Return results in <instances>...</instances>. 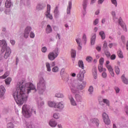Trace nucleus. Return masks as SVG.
I'll return each mask as SVG.
<instances>
[{"instance_id":"nucleus-53","label":"nucleus","mask_w":128,"mask_h":128,"mask_svg":"<svg viewBox=\"0 0 128 128\" xmlns=\"http://www.w3.org/2000/svg\"><path fill=\"white\" fill-rule=\"evenodd\" d=\"M103 47L104 48H108V43L104 41V44H103Z\"/></svg>"},{"instance_id":"nucleus-6","label":"nucleus","mask_w":128,"mask_h":128,"mask_svg":"<svg viewBox=\"0 0 128 128\" xmlns=\"http://www.w3.org/2000/svg\"><path fill=\"white\" fill-rule=\"evenodd\" d=\"M102 116V118L104 120V124L108 126V124H110V118L108 117V115L106 113L104 112L103 113Z\"/></svg>"},{"instance_id":"nucleus-50","label":"nucleus","mask_w":128,"mask_h":128,"mask_svg":"<svg viewBox=\"0 0 128 128\" xmlns=\"http://www.w3.org/2000/svg\"><path fill=\"white\" fill-rule=\"evenodd\" d=\"M82 40H83L84 41L85 44H86V34H84L83 37H82Z\"/></svg>"},{"instance_id":"nucleus-55","label":"nucleus","mask_w":128,"mask_h":128,"mask_svg":"<svg viewBox=\"0 0 128 128\" xmlns=\"http://www.w3.org/2000/svg\"><path fill=\"white\" fill-rule=\"evenodd\" d=\"M34 33L33 32H31L30 33V38H34Z\"/></svg>"},{"instance_id":"nucleus-58","label":"nucleus","mask_w":128,"mask_h":128,"mask_svg":"<svg viewBox=\"0 0 128 128\" xmlns=\"http://www.w3.org/2000/svg\"><path fill=\"white\" fill-rule=\"evenodd\" d=\"M42 52H46V47L42 48Z\"/></svg>"},{"instance_id":"nucleus-13","label":"nucleus","mask_w":128,"mask_h":128,"mask_svg":"<svg viewBox=\"0 0 128 128\" xmlns=\"http://www.w3.org/2000/svg\"><path fill=\"white\" fill-rule=\"evenodd\" d=\"M84 73L82 72H80L78 74H77V78L79 80H84Z\"/></svg>"},{"instance_id":"nucleus-14","label":"nucleus","mask_w":128,"mask_h":128,"mask_svg":"<svg viewBox=\"0 0 128 128\" xmlns=\"http://www.w3.org/2000/svg\"><path fill=\"white\" fill-rule=\"evenodd\" d=\"M6 92V88L4 86L2 85L0 86V96H4Z\"/></svg>"},{"instance_id":"nucleus-16","label":"nucleus","mask_w":128,"mask_h":128,"mask_svg":"<svg viewBox=\"0 0 128 128\" xmlns=\"http://www.w3.org/2000/svg\"><path fill=\"white\" fill-rule=\"evenodd\" d=\"M49 124L50 126H52V128H56V124H58V123L56 122L54 120L52 119L50 121Z\"/></svg>"},{"instance_id":"nucleus-52","label":"nucleus","mask_w":128,"mask_h":128,"mask_svg":"<svg viewBox=\"0 0 128 128\" xmlns=\"http://www.w3.org/2000/svg\"><path fill=\"white\" fill-rule=\"evenodd\" d=\"M88 92H94V87L90 86L88 89Z\"/></svg>"},{"instance_id":"nucleus-47","label":"nucleus","mask_w":128,"mask_h":128,"mask_svg":"<svg viewBox=\"0 0 128 128\" xmlns=\"http://www.w3.org/2000/svg\"><path fill=\"white\" fill-rule=\"evenodd\" d=\"M102 76L104 78H106V76H108V74H106V72H104L102 73Z\"/></svg>"},{"instance_id":"nucleus-35","label":"nucleus","mask_w":128,"mask_h":128,"mask_svg":"<svg viewBox=\"0 0 128 128\" xmlns=\"http://www.w3.org/2000/svg\"><path fill=\"white\" fill-rule=\"evenodd\" d=\"M48 106H50V108H53V106H54V108H56V103L52 102H48Z\"/></svg>"},{"instance_id":"nucleus-18","label":"nucleus","mask_w":128,"mask_h":128,"mask_svg":"<svg viewBox=\"0 0 128 128\" xmlns=\"http://www.w3.org/2000/svg\"><path fill=\"white\" fill-rule=\"evenodd\" d=\"M92 71L94 78H98V70H96V67H94Z\"/></svg>"},{"instance_id":"nucleus-60","label":"nucleus","mask_w":128,"mask_h":128,"mask_svg":"<svg viewBox=\"0 0 128 128\" xmlns=\"http://www.w3.org/2000/svg\"><path fill=\"white\" fill-rule=\"evenodd\" d=\"M115 90L117 94H118V92H120V88L118 87L115 88Z\"/></svg>"},{"instance_id":"nucleus-9","label":"nucleus","mask_w":128,"mask_h":128,"mask_svg":"<svg viewBox=\"0 0 128 128\" xmlns=\"http://www.w3.org/2000/svg\"><path fill=\"white\" fill-rule=\"evenodd\" d=\"M118 24H120V26L124 30V32H128V28H126V25L122 22V18H120L118 20Z\"/></svg>"},{"instance_id":"nucleus-38","label":"nucleus","mask_w":128,"mask_h":128,"mask_svg":"<svg viewBox=\"0 0 128 128\" xmlns=\"http://www.w3.org/2000/svg\"><path fill=\"white\" fill-rule=\"evenodd\" d=\"M46 67L48 72H50L52 70V69H50V63L48 62L46 63Z\"/></svg>"},{"instance_id":"nucleus-37","label":"nucleus","mask_w":128,"mask_h":128,"mask_svg":"<svg viewBox=\"0 0 128 128\" xmlns=\"http://www.w3.org/2000/svg\"><path fill=\"white\" fill-rule=\"evenodd\" d=\"M59 70H60V68H58V67L56 66L54 67L52 69V71L54 72H58Z\"/></svg>"},{"instance_id":"nucleus-27","label":"nucleus","mask_w":128,"mask_h":128,"mask_svg":"<svg viewBox=\"0 0 128 128\" xmlns=\"http://www.w3.org/2000/svg\"><path fill=\"white\" fill-rule=\"evenodd\" d=\"M100 36H101L102 40H104L106 38V34L103 31H101L99 32Z\"/></svg>"},{"instance_id":"nucleus-36","label":"nucleus","mask_w":128,"mask_h":128,"mask_svg":"<svg viewBox=\"0 0 128 128\" xmlns=\"http://www.w3.org/2000/svg\"><path fill=\"white\" fill-rule=\"evenodd\" d=\"M88 4V0H84L83 1V8L84 10H86V6Z\"/></svg>"},{"instance_id":"nucleus-45","label":"nucleus","mask_w":128,"mask_h":128,"mask_svg":"<svg viewBox=\"0 0 128 128\" xmlns=\"http://www.w3.org/2000/svg\"><path fill=\"white\" fill-rule=\"evenodd\" d=\"M111 2L112 4H114L115 6H118V2H116V0H111Z\"/></svg>"},{"instance_id":"nucleus-30","label":"nucleus","mask_w":128,"mask_h":128,"mask_svg":"<svg viewBox=\"0 0 128 128\" xmlns=\"http://www.w3.org/2000/svg\"><path fill=\"white\" fill-rule=\"evenodd\" d=\"M78 64L79 68H81L82 70H84V62L82 60H79L78 62Z\"/></svg>"},{"instance_id":"nucleus-28","label":"nucleus","mask_w":128,"mask_h":128,"mask_svg":"<svg viewBox=\"0 0 128 128\" xmlns=\"http://www.w3.org/2000/svg\"><path fill=\"white\" fill-rule=\"evenodd\" d=\"M84 86H86V83L83 82L81 84L78 86V88H79V90H84Z\"/></svg>"},{"instance_id":"nucleus-1","label":"nucleus","mask_w":128,"mask_h":128,"mask_svg":"<svg viewBox=\"0 0 128 128\" xmlns=\"http://www.w3.org/2000/svg\"><path fill=\"white\" fill-rule=\"evenodd\" d=\"M32 90L36 92V86L32 83H24V82L17 83V88L13 91L12 96H14L17 104L22 106L28 98V94Z\"/></svg>"},{"instance_id":"nucleus-41","label":"nucleus","mask_w":128,"mask_h":128,"mask_svg":"<svg viewBox=\"0 0 128 128\" xmlns=\"http://www.w3.org/2000/svg\"><path fill=\"white\" fill-rule=\"evenodd\" d=\"M86 60H87L88 62H90L92 61V58L90 56H88L86 58Z\"/></svg>"},{"instance_id":"nucleus-8","label":"nucleus","mask_w":128,"mask_h":128,"mask_svg":"<svg viewBox=\"0 0 128 128\" xmlns=\"http://www.w3.org/2000/svg\"><path fill=\"white\" fill-rule=\"evenodd\" d=\"M90 124L91 126H98V124H100V120L96 118H94L90 119Z\"/></svg>"},{"instance_id":"nucleus-57","label":"nucleus","mask_w":128,"mask_h":128,"mask_svg":"<svg viewBox=\"0 0 128 128\" xmlns=\"http://www.w3.org/2000/svg\"><path fill=\"white\" fill-rule=\"evenodd\" d=\"M112 14L114 18H114H116V12L114 11H112Z\"/></svg>"},{"instance_id":"nucleus-29","label":"nucleus","mask_w":128,"mask_h":128,"mask_svg":"<svg viewBox=\"0 0 128 128\" xmlns=\"http://www.w3.org/2000/svg\"><path fill=\"white\" fill-rule=\"evenodd\" d=\"M76 100L78 102H82V96L78 94H76L75 96Z\"/></svg>"},{"instance_id":"nucleus-49","label":"nucleus","mask_w":128,"mask_h":128,"mask_svg":"<svg viewBox=\"0 0 128 128\" xmlns=\"http://www.w3.org/2000/svg\"><path fill=\"white\" fill-rule=\"evenodd\" d=\"M105 54L107 56V58H110V52L106 51L105 52Z\"/></svg>"},{"instance_id":"nucleus-42","label":"nucleus","mask_w":128,"mask_h":128,"mask_svg":"<svg viewBox=\"0 0 128 128\" xmlns=\"http://www.w3.org/2000/svg\"><path fill=\"white\" fill-rule=\"evenodd\" d=\"M56 98H64V94L60 93H57L55 94Z\"/></svg>"},{"instance_id":"nucleus-64","label":"nucleus","mask_w":128,"mask_h":128,"mask_svg":"<svg viewBox=\"0 0 128 128\" xmlns=\"http://www.w3.org/2000/svg\"><path fill=\"white\" fill-rule=\"evenodd\" d=\"M4 72V67L2 66H0V73Z\"/></svg>"},{"instance_id":"nucleus-22","label":"nucleus","mask_w":128,"mask_h":128,"mask_svg":"<svg viewBox=\"0 0 128 128\" xmlns=\"http://www.w3.org/2000/svg\"><path fill=\"white\" fill-rule=\"evenodd\" d=\"M121 78L122 80V82L125 84H128V80L124 77V74L122 75Z\"/></svg>"},{"instance_id":"nucleus-63","label":"nucleus","mask_w":128,"mask_h":128,"mask_svg":"<svg viewBox=\"0 0 128 128\" xmlns=\"http://www.w3.org/2000/svg\"><path fill=\"white\" fill-rule=\"evenodd\" d=\"M10 42L12 46L14 45V44H16V41H14V40H10Z\"/></svg>"},{"instance_id":"nucleus-46","label":"nucleus","mask_w":128,"mask_h":128,"mask_svg":"<svg viewBox=\"0 0 128 128\" xmlns=\"http://www.w3.org/2000/svg\"><path fill=\"white\" fill-rule=\"evenodd\" d=\"M104 58H100L99 60V62H100L99 64H101L102 66V64H104Z\"/></svg>"},{"instance_id":"nucleus-12","label":"nucleus","mask_w":128,"mask_h":128,"mask_svg":"<svg viewBox=\"0 0 128 128\" xmlns=\"http://www.w3.org/2000/svg\"><path fill=\"white\" fill-rule=\"evenodd\" d=\"M106 68H107L110 76H114V69H112V67L110 66V65H106Z\"/></svg>"},{"instance_id":"nucleus-17","label":"nucleus","mask_w":128,"mask_h":128,"mask_svg":"<svg viewBox=\"0 0 128 128\" xmlns=\"http://www.w3.org/2000/svg\"><path fill=\"white\" fill-rule=\"evenodd\" d=\"M70 86L72 92V94H76V85L72 84L70 85Z\"/></svg>"},{"instance_id":"nucleus-33","label":"nucleus","mask_w":128,"mask_h":128,"mask_svg":"<svg viewBox=\"0 0 128 128\" xmlns=\"http://www.w3.org/2000/svg\"><path fill=\"white\" fill-rule=\"evenodd\" d=\"M76 42L78 44V46H79V48H82V46H80V42H82V40H80V38H78L77 39H76Z\"/></svg>"},{"instance_id":"nucleus-23","label":"nucleus","mask_w":128,"mask_h":128,"mask_svg":"<svg viewBox=\"0 0 128 128\" xmlns=\"http://www.w3.org/2000/svg\"><path fill=\"white\" fill-rule=\"evenodd\" d=\"M117 54L120 58H124V54H122V52L120 50L118 51Z\"/></svg>"},{"instance_id":"nucleus-44","label":"nucleus","mask_w":128,"mask_h":128,"mask_svg":"<svg viewBox=\"0 0 128 128\" xmlns=\"http://www.w3.org/2000/svg\"><path fill=\"white\" fill-rule=\"evenodd\" d=\"M7 126L8 128H12L14 126L12 123L10 122L8 124Z\"/></svg>"},{"instance_id":"nucleus-24","label":"nucleus","mask_w":128,"mask_h":128,"mask_svg":"<svg viewBox=\"0 0 128 128\" xmlns=\"http://www.w3.org/2000/svg\"><path fill=\"white\" fill-rule=\"evenodd\" d=\"M12 6V2H10V0H6L5 3V6L6 8H10Z\"/></svg>"},{"instance_id":"nucleus-48","label":"nucleus","mask_w":128,"mask_h":128,"mask_svg":"<svg viewBox=\"0 0 128 128\" xmlns=\"http://www.w3.org/2000/svg\"><path fill=\"white\" fill-rule=\"evenodd\" d=\"M37 8H38V10H42V8H44V6L42 4H38L37 6Z\"/></svg>"},{"instance_id":"nucleus-19","label":"nucleus","mask_w":128,"mask_h":128,"mask_svg":"<svg viewBox=\"0 0 128 128\" xmlns=\"http://www.w3.org/2000/svg\"><path fill=\"white\" fill-rule=\"evenodd\" d=\"M98 70L100 72H106V68H104V66L102 64H98Z\"/></svg>"},{"instance_id":"nucleus-34","label":"nucleus","mask_w":128,"mask_h":128,"mask_svg":"<svg viewBox=\"0 0 128 128\" xmlns=\"http://www.w3.org/2000/svg\"><path fill=\"white\" fill-rule=\"evenodd\" d=\"M71 56L72 58H76V50H72Z\"/></svg>"},{"instance_id":"nucleus-59","label":"nucleus","mask_w":128,"mask_h":128,"mask_svg":"<svg viewBox=\"0 0 128 128\" xmlns=\"http://www.w3.org/2000/svg\"><path fill=\"white\" fill-rule=\"evenodd\" d=\"M121 38H122V42H124H124H126V40H124V38H125L124 36H122L121 37Z\"/></svg>"},{"instance_id":"nucleus-26","label":"nucleus","mask_w":128,"mask_h":128,"mask_svg":"<svg viewBox=\"0 0 128 128\" xmlns=\"http://www.w3.org/2000/svg\"><path fill=\"white\" fill-rule=\"evenodd\" d=\"M96 35L94 34L93 35L91 38V44H94V42H96Z\"/></svg>"},{"instance_id":"nucleus-21","label":"nucleus","mask_w":128,"mask_h":128,"mask_svg":"<svg viewBox=\"0 0 128 128\" xmlns=\"http://www.w3.org/2000/svg\"><path fill=\"white\" fill-rule=\"evenodd\" d=\"M46 34H50L52 32V27L50 26V25H48L46 28Z\"/></svg>"},{"instance_id":"nucleus-32","label":"nucleus","mask_w":128,"mask_h":128,"mask_svg":"<svg viewBox=\"0 0 128 128\" xmlns=\"http://www.w3.org/2000/svg\"><path fill=\"white\" fill-rule=\"evenodd\" d=\"M12 82V78L8 77L6 80H5L6 84H10Z\"/></svg>"},{"instance_id":"nucleus-43","label":"nucleus","mask_w":128,"mask_h":128,"mask_svg":"<svg viewBox=\"0 0 128 128\" xmlns=\"http://www.w3.org/2000/svg\"><path fill=\"white\" fill-rule=\"evenodd\" d=\"M103 102L106 104L107 106H110V101L106 99H103Z\"/></svg>"},{"instance_id":"nucleus-51","label":"nucleus","mask_w":128,"mask_h":128,"mask_svg":"<svg viewBox=\"0 0 128 128\" xmlns=\"http://www.w3.org/2000/svg\"><path fill=\"white\" fill-rule=\"evenodd\" d=\"M116 58V54H113L111 56H110V59L112 60H114V59Z\"/></svg>"},{"instance_id":"nucleus-61","label":"nucleus","mask_w":128,"mask_h":128,"mask_svg":"<svg viewBox=\"0 0 128 128\" xmlns=\"http://www.w3.org/2000/svg\"><path fill=\"white\" fill-rule=\"evenodd\" d=\"M96 50L98 51V52H100L101 50H102V48L100 46H97L96 48Z\"/></svg>"},{"instance_id":"nucleus-56","label":"nucleus","mask_w":128,"mask_h":128,"mask_svg":"<svg viewBox=\"0 0 128 128\" xmlns=\"http://www.w3.org/2000/svg\"><path fill=\"white\" fill-rule=\"evenodd\" d=\"M54 118H56V119L58 118V113H55L54 114Z\"/></svg>"},{"instance_id":"nucleus-11","label":"nucleus","mask_w":128,"mask_h":128,"mask_svg":"<svg viewBox=\"0 0 128 128\" xmlns=\"http://www.w3.org/2000/svg\"><path fill=\"white\" fill-rule=\"evenodd\" d=\"M32 30V28L30 26H28L25 29L24 32V36L26 38H28V34H30V32Z\"/></svg>"},{"instance_id":"nucleus-7","label":"nucleus","mask_w":128,"mask_h":128,"mask_svg":"<svg viewBox=\"0 0 128 128\" xmlns=\"http://www.w3.org/2000/svg\"><path fill=\"white\" fill-rule=\"evenodd\" d=\"M50 5L48 4L47 5V11L45 13V14L48 18H49L50 20H52V16L50 14Z\"/></svg>"},{"instance_id":"nucleus-20","label":"nucleus","mask_w":128,"mask_h":128,"mask_svg":"<svg viewBox=\"0 0 128 128\" xmlns=\"http://www.w3.org/2000/svg\"><path fill=\"white\" fill-rule=\"evenodd\" d=\"M64 104L62 102L56 103L55 105L56 108H64Z\"/></svg>"},{"instance_id":"nucleus-4","label":"nucleus","mask_w":128,"mask_h":128,"mask_svg":"<svg viewBox=\"0 0 128 128\" xmlns=\"http://www.w3.org/2000/svg\"><path fill=\"white\" fill-rule=\"evenodd\" d=\"M58 48H56L54 50V52H51L48 54V58L50 60H54L56 58L58 57Z\"/></svg>"},{"instance_id":"nucleus-40","label":"nucleus","mask_w":128,"mask_h":128,"mask_svg":"<svg viewBox=\"0 0 128 128\" xmlns=\"http://www.w3.org/2000/svg\"><path fill=\"white\" fill-rule=\"evenodd\" d=\"M115 72L116 74H120V68L118 66H116L115 68Z\"/></svg>"},{"instance_id":"nucleus-2","label":"nucleus","mask_w":128,"mask_h":128,"mask_svg":"<svg viewBox=\"0 0 128 128\" xmlns=\"http://www.w3.org/2000/svg\"><path fill=\"white\" fill-rule=\"evenodd\" d=\"M32 112L36 114V112L34 108H30V106L28 104H24L22 108V114L25 118H28L32 116Z\"/></svg>"},{"instance_id":"nucleus-10","label":"nucleus","mask_w":128,"mask_h":128,"mask_svg":"<svg viewBox=\"0 0 128 128\" xmlns=\"http://www.w3.org/2000/svg\"><path fill=\"white\" fill-rule=\"evenodd\" d=\"M4 48H6V52L4 55V58L6 60V58L10 56L12 52L10 51V48L6 47V48H4Z\"/></svg>"},{"instance_id":"nucleus-3","label":"nucleus","mask_w":128,"mask_h":128,"mask_svg":"<svg viewBox=\"0 0 128 128\" xmlns=\"http://www.w3.org/2000/svg\"><path fill=\"white\" fill-rule=\"evenodd\" d=\"M6 40H0V46H2V50H1L2 52L0 53V60H4V48H6Z\"/></svg>"},{"instance_id":"nucleus-54","label":"nucleus","mask_w":128,"mask_h":128,"mask_svg":"<svg viewBox=\"0 0 128 128\" xmlns=\"http://www.w3.org/2000/svg\"><path fill=\"white\" fill-rule=\"evenodd\" d=\"M98 24V19H96L95 20L94 22V26H96V24Z\"/></svg>"},{"instance_id":"nucleus-15","label":"nucleus","mask_w":128,"mask_h":128,"mask_svg":"<svg viewBox=\"0 0 128 128\" xmlns=\"http://www.w3.org/2000/svg\"><path fill=\"white\" fill-rule=\"evenodd\" d=\"M68 98L72 106H76V101L74 100V97H72V96L69 95Z\"/></svg>"},{"instance_id":"nucleus-31","label":"nucleus","mask_w":128,"mask_h":128,"mask_svg":"<svg viewBox=\"0 0 128 128\" xmlns=\"http://www.w3.org/2000/svg\"><path fill=\"white\" fill-rule=\"evenodd\" d=\"M8 76H10V72H6L2 76H0V78H6Z\"/></svg>"},{"instance_id":"nucleus-39","label":"nucleus","mask_w":128,"mask_h":128,"mask_svg":"<svg viewBox=\"0 0 128 128\" xmlns=\"http://www.w3.org/2000/svg\"><path fill=\"white\" fill-rule=\"evenodd\" d=\"M60 12H58V6H56V8H55V9L54 10V14H55V16H58Z\"/></svg>"},{"instance_id":"nucleus-62","label":"nucleus","mask_w":128,"mask_h":128,"mask_svg":"<svg viewBox=\"0 0 128 128\" xmlns=\"http://www.w3.org/2000/svg\"><path fill=\"white\" fill-rule=\"evenodd\" d=\"M32 128V124H27L26 128Z\"/></svg>"},{"instance_id":"nucleus-25","label":"nucleus","mask_w":128,"mask_h":128,"mask_svg":"<svg viewBox=\"0 0 128 128\" xmlns=\"http://www.w3.org/2000/svg\"><path fill=\"white\" fill-rule=\"evenodd\" d=\"M70 10H72V2H68V7L67 9V14H70Z\"/></svg>"},{"instance_id":"nucleus-5","label":"nucleus","mask_w":128,"mask_h":128,"mask_svg":"<svg viewBox=\"0 0 128 128\" xmlns=\"http://www.w3.org/2000/svg\"><path fill=\"white\" fill-rule=\"evenodd\" d=\"M38 88L39 90H46V82L44 78H41L39 83L38 84Z\"/></svg>"}]
</instances>
